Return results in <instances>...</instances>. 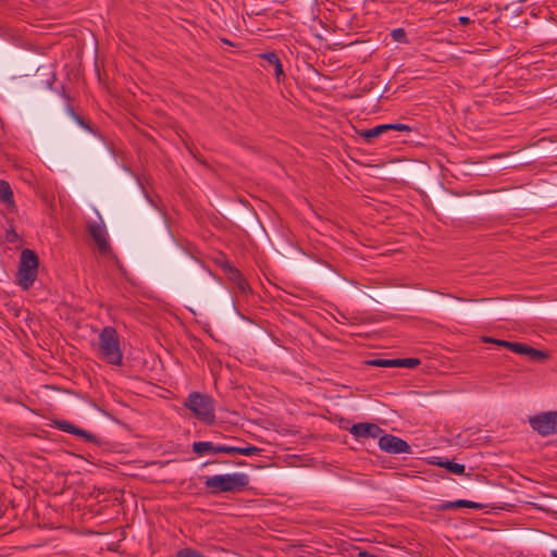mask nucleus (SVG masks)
<instances>
[{"instance_id":"obj_30","label":"nucleus","mask_w":557,"mask_h":557,"mask_svg":"<svg viewBox=\"0 0 557 557\" xmlns=\"http://www.w3.org/2000/svg\"><path fill=\"white\" fill-rule=\"evenodd\" d=\"M223 42L231 44L227 39H223Z\"/></svg>"},{"instance_id":"obj_29","label":"nucleus","mask_w":557,"mask_h":557,"mask_svg":"<svg viewBox=\"0 0 557 557\" xmlns=\"http://www.w3.org/2000/svg\"><path fill=\"white\" fill-rule=\"evenodd\" d=\"M550 556H552V557H557V549H553V550L550 552Z\"/></svg>"},{"instance_id":"obj_25","label":"nucleus","mask_w":557,"mask_h":557,"mask_svg":"<svg viewBox=\"0 0 557 557\" xmlns=\"http://www.w3.org/2000/svg\"><path fill=\"white\" fill-rule=\"evenodd\" d=\"M18 238L16 232L13 228H9L5 232V240L9 243H14Z\"/></svg>"},{"instance_id":"obj_28","label":"nucleus","mask_w":557,"mask_h":557,"mask_svg":"<svg viewBox=\"0 0 557 557\" xmlns=\"http://www.w3.org/2000/svg\"><path fill=\"white\" fill-rule=\"evenodd\" d=\"M458 21L461 25H468L470 23V18L467 16H460Z\"/></svg>"},{"instance_id":"obj_7","label":"nucleus","mask_w":557,"mask_h":557,"mask_svg":"<svg viewBox=\"0 0 557 557\" xmlns=\"http://www.w3.org/2000/svg\"><path fill=\"white\" fill-rule=\"evenodd\" d=\"M379 447L389 454H404L411 450L406 441L392 434L380 435Z\"/></svg>"},{"instance_id":"obj_14","label":"nucleus","mask_w":557,"mask_h":557,"mask_svg":"<svg viewBox=\"0 0 557 557\" xmlns=\"http://www.w3.org/2000/svg\"><path fill=\"white\" fill-rule=\"evenodd\" d=\"M432 463L443 467L454 474H463L466 469L465 466L461 463H457L450 460H442V458L438 457L435 458V460H433Z\"/></svg>"},{"instance_id":"obj_12","label":"nucleus","mask_w":557,"mask_h":557,"mask_svg":"<svg viewBox=\"0 0 557 557\" xmlns=\"http://www.w3.org/2000/svg\"><path fill=\"white\" fill-rule=\"evenodd\" d=\"M260 58L265 60L271 66L274 67L276 79L280 82L285 77L283 65L275 52H265L260 54Z\"/></svg>"},{"instance_id":"obj_6","label":"nucleus","mask_w":557,"mask_h":557,"mask_svg":"<svg viewBox=\"0 0 557 557\" xmlns=\"http://www.w3.org/2000/svg\"><path fill=\"white\" fill-rule=\"evenodd\" d=\"M87 231L101 255H108L111 252L107 228L102 220L99 222L88 223Z\"/></svg>"},{"instance_id":"obj_5","label":"nucleus","mask_w":557,"mask_h":557,"mask_svg":"<svg viewBox=\"0 0 557 557\" xmlns=\"http://www.w3.org/2000/svg\"><path fill=\"white\" fill-rule=\"evenodd\" d=\"M533 430L546 436L557 432V411H548L530 418Z\"/></svg>"},{"instance_id":"obj_10","label":"nucleus","mask_w":557,"mask_h":557,"mask_svg":"<svg viewBox=\"0 0 557 557\" xmlns=\"http://www.w3.org/2000/svg\"><path fill=\"white\" fill-rule=\"evenodd\" d=\"M57 426L63 432H67V433L84 437L87 442H92V443L96 442L95 434H91L85 430L78 429L77 426H75L74 424H72L67 421H59V422H57Z\"/></svg>"},{"instance_id":"obj_16","label":"nucleus","mask_w":557,"mask_h":557,"mask_svg":"<svg viewBox=\"0 0 557 557\" xmlns=\"http://www.w3.org/2000/svg\"><path fill=\"white\" fill-rule=\"evenodd\" d=\"M396 363H398L396 359H373L368 361V364L381 368H394Z\"/></svg>"},{"instance_id":"obj_13","label":"nucleus","mask_w":557,"mask_h":557,"mask_svg":"<svg viewBox=\"0 0 557 557\" xmlns=\"http://www.w3.org/2000/svg\"><path fill=\"white\" fill-rule=\"evenodd\" d=\"M443 509H455V508H473V509H483L484 505L471 500L459 499L455 502H448L442 505Z\"/></svg>"},{"instance_id":"obj_24","label":"nucleus","mask_w":557,"mask_h":557,"mask_svg":"<svg viewBox=\"0 0 557 557\" xmlns=\"http://www.w3.org/2000/svg\"><path fill=\"white\" fill-rule=\"evenodd\" d=\"M177 557H203L201 556L198 552L194 550V549H183V550H180L178 554H177Z\"/></svg>"},{"instance_id":"obj_11","label":"nucleus","mask_w":557,"mask_h":557,"mask_svg":"<svg viewBox=\"0 0 557 557\" xmlns=\"http://www.w3.org/2000/svg\"><path fill=\"white\" fill-rule=\"evenodd\" d=\"M0 201L11 211L15 210L13 191L8 182L0 180Z\"/></svg>"},{"instance_id":"obj_19","label":"nucleus","mask_w":557,"mask_h":557,"mask_svg":"<svg viewBox=\"0 0 557 557\" xmlns=\"http://www.w3.org/2000/svg\"><path fill=\"white\" fill-rule=\"evenodd\" d=\"M260 451H261L260 448H258L256 446L248 445V446H239L238 454L243 455V456H253V455H258Z\"/></svg>"},{"instance_id":"obj_26","label":"nucleus","mask_w":557,"mask_h":557,"mask_svg":"<svg viewBox=\"0 0 557 557\" xmlns=\"http://www.w3.org/2000/svg\"><path fill=\"white\" fill-rule=\"evenodd\" d=\"M486 342L494 343L496 345H499V346H503L506 348H508V345H511V343H512V342H507V341H503V339H494V338H488V339H486Z\"/></svg>"},{"instance_id":"obj_9","label":"nucleus","mask_w":557,"mask_h":557,"mask_svg":"<svg viewBox=\"0 0 557 557\" xmlns=\"http://www.w3.org/2000/svg\"><path fill=\"white\" fill-rule=\"evenodd\" d=\"M350 434L356 438H376L383 433V430L375 423L361 422L356 423L349 429Z\"/></svg>"},{"instance_id":"obj_17","label":"nucleus","mask_w":557,"mask_h":557,"mask_svg":"<svg viewBox=\"0 0 557 557\" xmlns=\"http://www.w3.org/2000/svg\"><path fill=\"white\" fill-rule=\"evenodd\" d=\"M398 363H396V367H404V368H416L420 364V360L417 358H404V359H396Z\"/></svg>"},{"instance_id":"obj_22","label":"nucleus","mask_w":557,"mask_h":557,"mask_svg":"<svg viewBox=\"0 0 557 557\" xmlns=\"http://www.w3.org/2000/svg\"><path fill=\"white\" fill-rule=\"evenodd\" d=\"M239 446H231V445H216L218 453L224 454H238Z\"/></svg>"},{"instance_id":"obj_1","label":"nucleus","mask_w":557,"mask_h":557,"mask_svg":"<svg viewBox=\"0 0 557 557\" xmlns=\"http://www.w3.org/2000/svg\"><path fill=\"white\" fill-rule=\"evenodd\" d=\"M98 338L100 356L110 364L121 366L123 352L120 347V338L116 330L112 326H106L101 330Z\"/></svg>"},{"instance_id":"obj_4","label":"nucleus","mask_w":557,"mask_h":557,"mask_svg":"<svg viewBox=\"0 0 557 557\" xmlns=\"http://www.w3.org/2000/svg\"><path fill=\"white\" fill-rule=\"evenodd\" d=\"M38 257L30 249H24L21 252L20 267L17 273L18 285L27 290L32 287L37 278Z\"/></svg>"},{"instance_id":"obj_8","label":"nucleus","mask_w":557,"mask_h":557,"mask_svg":"<svg viewBox=\"0 0 557 557\" xmlns=\"http://www.w3.org/2000/svg\"><path fill=\"white\" fill-rule=\"evenodd\" d=\"M391 129L399 131V132H407V133L412 131V128L407 124H401V123L381 124V125L374 126L372 128L361 131V132H359V135L361 137H363L368 143H370L374 138L379 137L383 133L391 131Z\"/></svg>"},{"instance_id":"obj_2","label":"nucleus","mask_w":557,"mask_h":557,"mask_svg":"<svg viewBox=\"0 0 557 557\" xmlns=\"http://www.w3.org/2000/svg\"><path fill=\"white\" fill-rule=\"evenodd\" d=\"M248 484L249 476L242 472L208 476L205 482L206 487L211 490L212 493L238 492Z\"/></svg>"},{"instance_id":"obj_3","label":"nucleus","mask_w":557,"mask_h":557,"mask_svg":"<svg viewBox=\"0 0 557 557\" xmlns=\"http://www.w3.org/2000/svg\"><path fill=\"white\" fill-rule=\"evenodd\" d=\"M184 406L202 422L211 424L215 420L213 399L209 395L193 392L187 396Z\"/></svg>"},{"instance_id":"obj_23","label":"nucleus","mask_w":557,"mask_h":557,"mask_svg":"<svg viewBox=\"0 0 557 557\" xmlns=\"http://www.w3.org/2000/svg\"><path fill=\"white\" fill-rule=\"evenodd\" d=\"M195 272L198 274V276H206V277L212 276V273L207 268H205L203 265H201L200 263H197V262H196V271Z\"/></svg>"},{"instance_id":"obj_15","label":"nucleus","mask_w":557,"mask_h":557,"mask_svg":"<svg viewBox=\"0 0 557 557\" xmlns=\"http://www.w3.org/2000/svg\"><path fill=\"white\" fill-rule=\"evenodd\" d=\"M193 451L199 456L206 454H218L216 445L211 442H195L193 444Z\"/></svg>"},{"instance_id":"obj_21","label":"nucleus","mask_w":557,"mask_h":557,"mask_svg":"<svg viewBox=\"0 0 557 557\" xmlns=\"http://www.w3.org/2000/svg\"><path fill=\"white\" fill-rule=\"evenodd\" d=\"M527 347L528 345L516 342H512L511 345H508V349L519 355H524L527 351Z\"/></svg>"},{"instance_id":"obj_20","label":"nucleus","mask_w":557,"mask_h":557,"mask_svg":"<svg viewBox=\"0 0 557 557\" xmlns=\"http://www.w3.org/2000/svg\"><path fill=\"white\" fill-rule=\"evenodd\" d=\"M524 355L529 356L531 359H534V360L535 359H543L546 356L545 352H543V351H541L539 349H535V348H533V347H531L529 345L527 347V351H525Z\"/></svg>"},{"instance_id":"obj_18","label":"nucleus","mask_w":557,"mask_h":557,"mask_svg":"<svg viewBox=\"0 0 557 557\" xmlns=\"http://www.w3.org/2000/svg\"><path fill=\"white\" fill-rule=\"evenodd\" d=\"M233 278L236 281L237 286L242 293H246L248 290V283L242 277L238 271H233Z\"/></svg>"},{"instance_id":"obj_27","label":"nucleus","mask_w":557,"mask_h":557,"mask_svg":"<svg viewBox=\"0 0 557 557\" xmlns=\"http://www.w3.org/2000/svg\"><path fill=\"white\" fill-rule=\"evenodd\" d=\"M405 36V32L401 28H396L392 32V37L396 40H400Z\"/></svg>"}]
</instances>
